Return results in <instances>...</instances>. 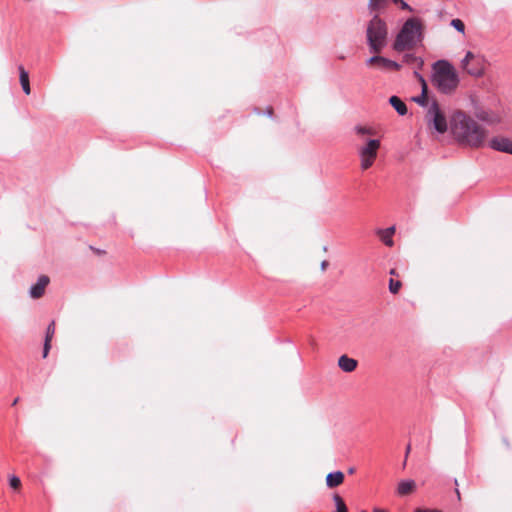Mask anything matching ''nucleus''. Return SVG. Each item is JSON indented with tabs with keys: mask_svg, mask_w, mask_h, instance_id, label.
Instances as JSON below:
<instances>
[{
	"mask_svg": "<svg viewBox=\"0 0 512 512\" xmlns=\"http://www.w3.org/2000/svg\"><path fill=\"white\" fill-rule=\"evenodd\" d=\"M450 132L459 143L474 148L484 146L488 136L484 127L461 111L450 117Z\"/></svg>",
	"mask_w": 512,
	"mask_h": 512,
	"instance_id": "1",
	"label": "nucleus"
},
{
	"mask_svg": "<svg viewBox=\"0 0 512 512\" xmlns=\"http://www.w3.org/2000/svg\"><path fill=\"white\" fill-rule=\"evenodd\" d=\"M388 25L379 14H374L366 26V42L371 53L379 54L388 44Z\"/></svg>",
	"mask_w": 512,
	"mask_h": 512,
	"instance_id": "2",
	"label": "nucleus"
},
{
	"mask_svg": "<svg viewBox=\"0 0 512 512\" xmlns=\"http://www.w3.org/2000/svg\"><path fill=\"white\" fill-rule=\"evenodd\" d=\"M422 24L417 18L406 20L396 36L393 43V49L397 52L412 49L421 41Z\"/></svg>",
	"mask_w": 512,
	"mask_h": 512,
	"instance_id": "3",
	"label": "nucleus"
},
{
	"mask_svg": "<svg viewBox=\"0 0 512 512\" xmlns=\"http://www.w3.org/2000/svg\"><path fill=\"white\" fill-rule=\"evenodd\" d=\"M430 81L439 92L448 94V60L441 59L433 63Z\"/></svg>",
	"mask_w": 512,
	"mask_h": 512,
	"instance_id": "4",
	"label": "nucleus"
},
{
	"mask_svg": "<svg viewBox=\"0 0 512 512\" xmlns=\"http://www.w3.org/2000/svg\"><path fill=\"white\" fill-rule=\"evenodd\" d=\"M425 121L430 129L443 134L448 129L445 114L440 109L437 101L433 100L428 108L425 115Z\"/></svg>",
	"mask_w": 512,
	"mask_h": 512,
	"instance_id": "5",
	"label": "nucleus"
},
{
	"mask_svg": "<svg viewBox=\"0 0 512 512\" xmlns=\"http://www.w3.org/2000/svg\"><path fill=\"white\" fill-rule=\"evenodd\" d=\"M461 67L473 77H481L485 71V60L479 55L468 51L461 61Z\"/></svg>",
	"mask_w": 512,
	"mask_h": 512,
	"instance_id": "6",
	"label": "nucleus"
},
{
	"mask_svg": "<svg viewBox=\"0 0 512 512\" xmlns=\"http://www.w3.org/2000/svg\"><path fill=\"white\" fill-rule=\"evenodd\" d=\"M489 147L495 151L512 155V139L504 136L493 137L489 141Z\"/></svg>",
	"mask_w": 512,
	"mask_h": 512,
	"instance_id": "7",
	"label": "nucleus"
},
{
	"mask_svg": "<svg viewBox=\"0 0 512 512\" xmlns=\"http://www.w3.org/2000/svg\"><path fill=\"white\" fill-rule=\"evenodd\" d=\"M414 76L421 84V94L419 96L413 97L412 100L420 106H423V107L429 106L428 98H427L428 84H427L425 78L423 77V75L420 74L417 70L414 71Z\"/></svg>",
	"mask_w": 512,
	"mask_h": 512,
	"instance_id": "8",
	"label": "nucleus"
},
{
	"mask_svg": "<svg viewBox=\"0 0 512 512\" xmlns=\"http://www.w3.org/2000/svg\"><path fill=\"white\" fill-rule=\"evenodd\" d=\"M49 277L46 275H41L37 282L31 286L30 288V296L34 299L40 298L45 291L46 286L49 284Z\"/></svg>",
	"mask_w": 512,
	"mask_h": 512,
	"instance_id": "9",
	"label": "nucleus"
},
{
	"mask_svg": "<svg viewBox=\"0 0 512 512\" xmlns=\"http://www.w3.org/2000/svg\"><path fill=\"white\" fill-rule=\"evenodd\" d=\"M379 147L380 141L377 139H371L367 142L366 146L360 149V156L376 158Z\"/></svg>",
	"mask_w": 512,
	"mask_h": 512,
	"instance_id": "10",
	"label": "nucleus"
},
{
	"mask_svg": "<svg viewBox=\"0 0 512 512\" xmlns=\"http://www.w3.org/2000/svg\"><path fill=\"white\" fill-rule=\"evenodd\" d=\"M478 120L485 122L489 125H496L501 122L500 115L491 111H480L476 114Z\"/></svg>",
	"mask_w": 512,
	"mask_h": 512,
	"instance_id": "11",
	"label": "nucleus"
},
{
	"mask_svg": "<svg viewBox=\"0 0 512 512\" xmlns=\"http://www.w3.org/2000/svg\"><path fill=\"white\" fill-rule=\"evenodd\" d=\"M377 235L379 236L380 240L388 247H392L394 245L393 241V235L395 233V227L391 226L386 229H378Z\"/></svg>",
	"mask_w": 512,
	"mask_h": 512,
	"instance_id": "12",
	"label": "nucleus"
},
{
	"mask_svg": "<svg viewBox=\"0 0 512 512\" xmlns=\"http://www.w3.org/2000/svg\"><path fill=\"white\" fill-rule=\"evenodd\" d=\"M338 366L344 372H352L357 367V361L353 358L348 357L347 355H342L338 359Z\"/></svg>",
	"mask_w": 512,
	"mask_h": 512,
	"instance_id": "13",
	"label": "nucleus"
},
{
	"mask_svg": "<svg viewBox=\"0 0 512 512\" xmlns=\"http://www.w3.org/2000/svg\"><path fill=\"white\" fill-rule=\"evenodd\" d=\"M55 333V322L52 321L47 329H46V335H45V341L43 346V358H46L48 356L49 350L51 348V340Z\"/></svg>",
	"mask_w": 512,
	"mask_h": 512,
	"instance_id": "14",
	"label": "nucleus"
},
{
	"mask_svg": "<svg viewBox=\"0 0 512 512\" xmlns=\"http://www.w3.org/2000/svg\"><path fill=\"white\" fill-rule=\"evenodd\" d=\"M344 481V474L341 471L330 472L326 477V485L329 488H334L342 484Z\"/></svg>",
	"mask_w": 512,
	"mask_h": 512,
	"instance_id": "15",
	"label": "nucleus"
},
{
	"mask_svg": "<svg viewBox=\"0 0 512 512\" xmlns=\"http://www.w3.org/2000/svg\"><path fill=\"white\" fill-rule=\"evenodd\" d=\"M389 103L399 115L404 116L407 114V106L398 96H391Z\"/></svg>",
	"mask_w": 512,
	"mask_h": 512,
	"instance_id": "16",
	"label": "nucleus"
},
{
	"mask_svg": "<svg viewBox=\"0 0 512 512\" xmlns=\"http://www.w3.org/2000/svg\"><path fill=\"white\" fill-rule=\"evenodd\" d=\"M377 67L381 70L388 71V70H399L401 65L396 61H393V60H390L383 56H380Z\"/></svg>",
	"mask_w": 512,
	"mask_h": 512,
	"instance_id": "17",
	"label": "nucleus"
},
{
	"mask_svg": "<svg viewBox=\"0 0 512 512\" xmlns=\"http://www.w3.org/2000/svg\"><path fill=\"white\" fill-rule=\"evenodd\" d=\"M19 79H20V84L22 86L23 92L26 95H29L31 92L30 83H29V75H28V72L23 68V66H19Z\"/></svg>",
	"mask_w": 512,
	"mask_h": 512,
	"instance_id": "18",
	"label": "nucleus"
},
{
	"mask_svg": "<svg viewBox=\"0 0 512 512\" xmlns=\"http://www.w3.org/2000/svg\"><path fill=\"white\" fill-rule=\"evenodd\" d=\"M390 0H369L368 9L371 13H379L383 9H385Z\"/></svg>",
	"mask_w": 512,
	"mask_h": 512,
	"instance_id": "19",
	"label": "nucleus"
},
{
	"mask_svg": "<svg viewBox=\"0 0 512 512\" xmlns=\"http://www.w3.org/2000/svg\"><path fill=\"white\" fill-rule=\"evenodd\" d=\"M416 487V484L413 480H402L398 484L397 492L400 495H407L411 493Z\"/></svg>",
	"mask_w": 512,
	"mask_h": 512,
	"instance_id": "20",
	"label": "nucleus"
},
{
	"mask_svg": "<svg viewBox=\"0 0 512 512\" xmlns=\"http://www.w3.org/2000/svg\"><path fill=\"white\" fill-rule=\"evenodd\" d=\"M403 63L414 65L417 69H421L424 64L422 58L417 57L414 54H405L403 56Z\"/></svg>",
	"mask_w": 512,
	"mask_h": 512,
	"instance_id": "21",
	"label": "nucleus"
},
{
	"mask_svg": "<svg viewBox=\"0 0 512 512\" xmlns=\"http://www.w3.org/2000/svg\"><path fill=\"white\" fill-rule=\"evenodd\" d=\"M333 500L335 502V505H336V512H348L347 510V507L343 501V499L338 495V494H335L333 496Z\"/></svg>",
	"mask_w": 512,
	"mask_h": 512,
	"instance_id": "22",
	"label": "nucleus"
},
{
	"mask_svg": "<svg viewBox=\"0 0 512 512\" xmlns=\"http://www.w3.org/2000/svg\"><path fill=\"white\" fill-rule=\"evenodd\" d=\"M458 83H459V78H458L457 71L455 70V68L452 65H450V90L456 88Z\"/></svg>",
	"mask_w": 512,
	"mask_h": 512,
	"instance_id": "23",
	"label": "nucleus"
},
{
	"mask_svg": "<svg viewBox=\"0 0 512 512\" xmlns=\"http://www.w3.org/2000/svg\"><path fill=\"white\" fill-rule=\"evenodd\" d=\"M401 282L398 280L390 279L389 281V291L392 294H397L401 288Z\"/></svg>",
	"mask_w": 512,
	"mask_h": 512,
	"instance_id": "24",
	"label": "nucleus"
},
{
	"mask_svg": "<svg viewBox=\"0 0 512 512\" xmlns=\"http://www.w3.org/2000/svg\"><path fill=\"white\" fill-rule=\"evenodd\" d=\"M450 25L453 26L458 32L464 33L465 25L460 19H453L450 21Z\"/></svg>",
	"mask_w": 512,
	"mask_h": 512,
	"instance_id": "25",
	"label": "nucleus"
},
{
	"mask_svg": "<svg viewBox=\"0 0 512 512\" xmlns=\"http://www.w3.org/2000/svg\"><path fill=\"white\" fill-rule=\"evenodd\" d=\"M360 157H361V168L363 170L370 168L373 165L374 160H375V158L364 157V156H360Z\"/></svg>",
	"mask_w": 512,
	"mask_h": 512,
	"instance_id": "26",
	"label": "nucleus"
},
{
	"mask_svg": "<svg viewBox=\"0 0 512 512\" xmlns=\"http://www.w3.org/2000/svg\"><path fill=\"white\" fill-rule=\"evenodd\" d=\"M391 1L394 4L399 5L402 10H407L409 12H413L412 7L407 2H405L404 0H391Z\"/></svg>",
	"mask_w": 512,
	"mask_h": 512,
	"instance_id": "27",
	"label": "nucleus"
},
{
	"mask_svg": "<svg viewBox=\"0 0 512 512\" xmlns=\"http://www.w3.org/2000/svg\"><path fill=\"white\" fill-rule=\"evenodd\" d=\"M9 485L11 488L13 489H18L21 485V481H20V478L13 475L9 478Z\"/></svg>",
	"mask_w": 512,
	"mask_h": 512,
	"instance_id": "28",
	"label": "nucleus"
},
{
	"mask_svg": "<svg viewBox=\"0 0 512 512\" xmlns=\"http://www.w3.org/2000/svg\"><path fill=\"white\" fill-rule=\"evenodd\" d=\"M379 58H380V55L374 54L373 56H371L370 58L367 59L366 64L378 66Z\"/></svg>",
	"mask_w": 512,
	"mask_h": 512,
	"instance_id": "29",
	"label": "nucleus"
},
{
	"mask_svg": "<svg viewBox=\"0 0 512 512\" xmlns=\"http://www.w3.org/2000/svg\"><path fill=\"white\" fill-rule=\"evenodd\" d=\"M356 131L358 134H369L370 133V130L366 127H362V126H358L356 127Z\"/></svg>",
	"mask_w": 512,
	"mask_h": 512,
	"instance_id": "30",
	"label": "nucleus"
},
{
	"mask_svg": "<svg viewBox=\"0 0 512 512\" xmlns=\"http://www.w3.org/2000/svg\"><path fill=\"white\" fill-rule=\"evenodd\" d=\"M328 265H329L328 261L327 260H323L321 262V270L324 271L327 268Z\"/></svg>",
	"mask_w": 512,
	"mask_h": 512,
	"instance_id": "31",
	"label": "nucleus"
},
{
	"mask_svg": "<svg viewBox=\"0 0 512 512\" xmlns=\"http://www.w3.org/2000/svg\"><path fill=\"white\" fill-rule=\"evenodd\" d=\"M266 114H267L269 117H272V115H273V109H272L271 107L267 108Z\"/></svg>",
	"mask_w": 512,
	"mask_h": 512,
	"instance_id": "32",
	"label": "nucleus"
},
{
	"mask_svg": "<svg viewBox=\"0 0 512 512\" xmlns=\"http://www.w3.org/2000/svg\"><path fill=\"white\" fill-rule=\"evenodd\" d=\"M410 449H411V446H410V444H408L406 447V455H405L406 457L408 456Z\"/></svg>",
	"mask_w": 512,
	"mask_h": 512,
	"instance_id": "33",
	"label": "nucleus"
},
{
	"mask_svg": "<svg viewBox=\"0 0 512 512\" xmlns=\"http://www.w3.org/2000/svg\"><path fill=\"white\" fill-rule=\"evenodd\" d=\"M373 512H388L387 510H384V509H379V508H375L373 510Z\"/></svg>",
	"mask_w": 512,
	"mask_h": 512,
	"instance_id": "34",
	"label": "nucleus"
},
{
	"mask_svg": "<svg viewBox=\"0 0 512 512\" xmlns=\"http://www.w3.org/2000/svg\"><path fill=\"white\" fill-rule=\"evenodd\" d=\"M18 401H19V398L14 399L12 405H16L18 403Z\"/></svg>",
	"mask_w": 512,
	"mask_h": 512,
	"instance_id": "35",
	"label": "nucleus"
},
{
	"mask_svg": "<svg viewBox=\"0 0 512 512\" xmlns=\"http://www.w3.org/2000/svg\"><path fill=\"white\" fill-rule=\"evenodd\" d=\"M390 274H391V275H395V270H394V269H391V270H390Z\"/></svg>",
	"mask_w": 512,
	"mask_h": 512,
	"instance_id": "36",
	"label": "nucleus"
},
{
	"mask_svg": "<svg viewBox=\"0 0 512 512\" xmlns=\"http://www.w3.org/2000/svg\"><path fill=\"white\" fill-rule=\"evenodd\" d=\"M349 473H350V474L354 473V468H350V469H349Z\"/></svg>",
	"mask_w": 512,
	"mask_h": 512,
	"instance_id": "37",
	"label": "nucleus"
},
{
	"mask_svg": "<svg viewBox=\"0 0 512 512\" xmlns=\"http://www.w3.org/2000/svg\"><path fill=\"white\" fill-rule=\"evenodd\" d=\"M456 493H457V496L460 497V493H459L458 489H456Z\"/></svg>",
	"mask_w": 512,
	"mask_h": 512,
	"instance_id": "38",
	"label": "nucleus"
}]
</instances>
